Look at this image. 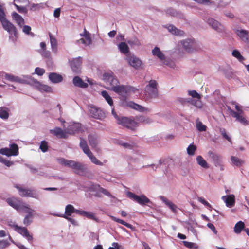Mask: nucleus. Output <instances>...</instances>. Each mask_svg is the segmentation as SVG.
<instances>
[{"mask_svg": "<svg viewBox=\"0 0 249 249\" xmlns=\"http://www.w3.org/2000/svg\"><path fill=\"white\" fill-rule=\"evenodd\" d=\"M168 29L169 31L173 35L179 36H182L184 35L183 31L178 29L173 25H169L168 27Z\"/></svg>", "mask_w": 249, "mask_h": 249, "instance_id": "nucleus-33", "label": "nucleus"}, {"mask_svg": "<svg viewBox=\"0 0 249 249\" xmlns=\"http://www.w3.org/2000/svg\"><path fill=\"white\" fill-rule=\"evenodd\" d=\"M119 48L120 52L124 54H126L129 52V47L125 42H121L119 45Z\"/></svg>", "mask_w": 249, "mask_h": 249, "instance_id": "nucleus-42", "label": "nucleus"}, {"mask_svg": "<svg viewBox=\"0 0 249 249\" xmlns=\"http://www.w3.org/2000/svg\"><path fill=\"white\" fill-rule=\"evenodd\" d=\"M38 89L41 91H45L47 92H51L52 90L51 87L44 84H39Z\"/></svg>", "mask_w": 249, "mask_h": 249, "instance_id": "nucleus-45", "label": "nucleus"}, {"mask_svg": "<svg viewBox=\"0 0 249 249\" xmlns=\"http://www.w3.org/2000/svg\"><path fill=\"white\" fill-rule=\"evenodd\" d=\"M39 148L43 152L47 151L48 149V142L45 141H42Z\"/></svg>", "mask_w": 249, "mask_h": 249, "instance_id": "nucleus-50", "label": "nucleus"}, {"mask_svg": "<svg viewBox=\"0 0 249 249\" xmlns=\"http://www.w3.org/2000/svg\"><path fill=\"white\" fill-rule=\"evenodd\" d=\"M231 160L232 163L237 167H240L245 163L244 161L242 159L233 156L231 157Z\"/></svg>", "mask_w": 249, "mask_h": 249, "instance_id": "nucleus-35", "label": "nucleus"}, {"mask_svg": "<svg viewBox=\"0 0 249 249\" xmlns=\"http://www.w3.org/2000/svg\"><path fill=\"white\" fill-rule=\"evenodd\" d=\"M0 162L4 163L6 166H7L8 167L10 166L11 165H12L13 164V162L12 161L7 160L5 159H4L2 157V160H0Z\"/></svg>", "mask_w": 249, "mask_h": 249, "instance_id": "nucleus-63", "label": "nucleus"}, {"mask_svg": "<svg viewBox=\"0 0 249 249\" xmlns=\"http://www.w3.org/2000/svg\"><path fill=\"white\" fill-rule=\"evenodd\" d=\"M16 231L17 232L25 237L29 241L33 240V237L30 234L28 229L24 227H16Z\"/></svg>", "mask_w": 249, "mask_h": 249, "instance_id": "nucleus-16", "label": "nucleus"}, {"mask_svg": "<svg viewBox=\"0 0 249 249\" xmlns=\"http://www.w3.org/2000/svg\"><path fill=\"white\" fill-rule=\"evenodd\" d=\"M49 35L50 37L52 49L53 51H54V52H56L57 46V40L56 39L55 37L52 35L51 33H49Z\"/></svg>", "mask_w": 249, "mask_h": 249, "instance_id": "nucleus-37", "label": "nucleus"}, {"mask_svg": "<svg viewBox=\"0 0 249 249\" xmlns=\"http://www.w3.org/2000/svg\"><path fill=\"white\" fill-rule=\"evenodd\" d=\"M14 6L16 7L17 10L21 13H26L27 10L26 7L24 6H18L16 3H14Z\"/></svg>", "mask_w": 249, "mask_h": 249, "instance_id": "nucleus-54", "label": "nucleus"}, {"mask_svg": "<svg viewBox=\"0 0 249 249\" xmlns=\"http://www.w3.org/2000/svg\"><path fill=\"white\" fill-rule=\"evenodd\" d=\"M188 102H190L192 105L196 107H201V102L200 101V99L198 100H192V99H189L188 100Z\"/></svg>", "mask_w": 249, "mask_h": 249, "instance_id": "nucleus-53", "label": "nucleus"}, {"mask_svg": "<svg viewBox=\"0 0 249 249\" xmlns=\"http://www.w3.org/2000/svg\"><path fill=\"white\" fill-rule=\"evenodd\" d=\"M31 28L28 25H25L23 28V32L27 35H31L34 36V34L31 32Z\"/></svg>", "mask_w": 249, "mask_h": 249, "instance_id": "nucleus-56", "label": "nucleus"}, {"mask_svg": "<svg viewBox=\"0 0 249 249\" xmlns=\"http://www.w3.org/2000/svg\"><path fill=\"white\" fill-rule=\"evenodd\" d=\"M15 187L18 189L19 194L21 197H29L36 199H39V195L36 190L23 188L17 184L15 185Z\"/></svg>", "mask_w": 249, "mask_h": 249, "instance_id": "nucleus-6", "label": "nucleus"}, {"mask_svg": "<svg viewBox=\"0 0 249 249\" xmlns=\"http://www.w3.org/2000/svg\"><path fill=\"white\" fill-rule=\"evenodd\" d=\"M51 133L59 138H67L68 137L66 130L63 131L59 127H55L53 130H51Z\"/></svg>", "mask_w": 249, "mask_h": 249, "instance_id": "nucleus-22", "label": "nucleus"}, {"mask_svg": "<svg viewBox=\"0 0 249 249\" xmlns=\"http://www.w3.org/2000/svg\"><path fill=\"white\" fill-rule=\"evenodd\" d=\"M92 189L96 191L94 194V196H96L102 197L103 195L108 196V191L98 185H93Z\"/></svg>", "mask_w": 249, "mask_h": 249, "instance_id": "nucleus-20", "label": "nucleus"}, {"mask_svg": "<svg viewBox=\"0 0 249 249\" xmlns=\"http://www.w3.org/2000/svg\"><path fill=\"white\" fill-rule=\"evenodd\" d=\"M208 154L210 158L212 159L215 165L220 167L221 169L223 170V165L221 157L218 154L213 153L212 151H209Z\"/></svg>", "mask_w": 249, "mask_h": 249, "instance_id": "nucleus-14", "label": "nucleus"}, {"mask_svg": "<svg viewBox=\"0 0 249 249\" xmlns=\"http://www.w3.org/2000/svg\"><path fill=\"white\" fill-rule=\"evenodd\" d=\"M245 227V224L242 221L238 222L235 225L234 228V231L235 233L237 234H239L241 233L242 230Z\"/></svg>", "mask_w": 249, "mask_h": 249, "instance_id": "nucleus-38", "label": "nucleus"}, {"mask_svg": "<svg viewBox=\"0 0 249 249\" xmlns=\"http://www.w3.org/2000/svg\"><path fill=\"white\" fill-rule=\"evenodd\" d=\"M50 80L53 83H60L63 80V77L56 73L52 72L49 75Z\"/></svg>", "mask_w": 249, "mask_h": 249, "instance_id": "nucleus-25", "label": "nucleus"}, {"mask_svg": "<svg viewBox=\"0 0 249 249\" xmlns=\"http://www.w3.org/2000/svg\"><path fill=\"white\" fill-rule=\"evenodd\" d=\"M128 43L131 45H135V46H140L141 45V42L139 41V40L137 38H134L133 39H130L128 40L127 41Z\"/></svg>", "mask_w": 249, "mask_h": 249, "instance_id": "nucleus-52", "label": "nucleus"}, {"mask_svg": "<svg viewBox=\"0 0 249 249\" xmlns=\"http://www.w3.org/2000/svg\"><path fill=\"white\" fill-rule=\"evenodd\" d=\"M23 211L27 214L24 218L23 223L25 225L28 226L32 222V218L34 215L33 212L34 211L31 209L28 206Z\"/></svg>", "mask_w": 249, "mask_h": 249, "instance_id": "nucleus-15", "label": "nucleus"}, {"mask_svg": "<svg viewBox=\"0 0 249 249\" xmlns=\"http://www.w3.org/2000/svg\"><path fill=\"white\" fill-rule=\"evenodd\" d=\"M73 83L74 86L82 88H85L88 87V84L84 82L79 76H75L73 78Z\"/></svg>", "mask_w": 249, "mask_h": 249, "instance_id": "nucleus-24", "label": "nucleus"}, {"mask_svg": "<svg viewBox=\"0 0 249 249\" xmlns=\"http://www.w3.org/2000/svg\"><path fill=\"white\" fill-rule=\"evenodd\" d=\"M219 130L223 138H224L229 142H231V139L227 134L226 129L223 128H220Z\"/></svg>", "mask_w": 249, "mask_h": 249, "instance_id": "nucleus-51", "label": "nucleus"}, {"mask_svg": "<svg viewBox=\"0 0 249 249\" xmlns=\"http://www.w3.org/2000/svg\"><path fill=\"white\" fill-rule=\"evenodd\" d=\"M112 246V247H110V249H124L122 246L116 242H113Z\"/></svg>", "mask_w": 249, "mask_h": 249, "instance_id": "nucleus-62", "label": "nucleus"}, {"mask_svg": "<svg viewBox=\"0 0 249 249\" xmlns=\"http://www.w3.org/2000/svg\"><path fill=\"white\" fill-rule=\"evenodd\" d=\"M80 35L84 36L85 38H81L77 40V42L79 44H84L86 45H89L91 43V39L90 38V34L84 29L83 34H81Z\"/></svg>", "mask_w": 249, "mask_h": 249, "instance_id": "nucleus-17", "label": "nucleus"}, {"mask_svg": "<svg viewBox=\"0 0 249 249\" xmlns=\"http://www.w3.org/2000/svg\"><path fill=\"white\" fill-rule=\"evenodd\" d=\"M232 55L238 59L240 62H242L245 59L244 57L240 54L239 51L238 50H234L232 53Z\"/></svg>", "mask_w": 249, "mask_h": 249, "instance_id": "nucleus-46", "label": "nucleus"}, {"mask_svg": "<svg viewBox=\"0 0 249 249\" xmlns=\"http://www.w3.org/2000/svg\"><path fill=\"white\" fill-rule=\"evenodd\" d=\"M112 114L116 119L117 124L129 128L134 130L138 126L139 122L144 123H150L149 118H145L143 116L136 117L135 120L126 117H120L118 116L114 108L112 109Z\"/></svg>", "mask_w": 249, "mask_h": 249, "instance_id": "nucleus-1", "label": "nucleus"}, {"mask_svg": "<svg viewBox=\"0 0 249 249\" xmlns=\"http://www.w3.org/2000/svg\"><path fill=\"white\" fill-rule=\"evenodd\" d=\"M198 200L199 202L201 203L205 206L208 208H211V205L210 203H209L207 201H206L204 198L201 197H198Z\"/></svg>", "mask_w": 249, "mask_h": 249, "instance_id": "nucleus-58", "label": "nucleus"}, {"mask_svg": "<svg viewBox=\"0 0 249 249\" xmlns=\"http://www.w3.org/2000/svg\"><path fill=\"white\" fill-rule=\"evenodd\" d=\"M113 74L112 72H110V84L112 86V87L118 85V84L119 83L118 79L114 77Z\"/></svg>", "mask_w": 249, "mask_h": 249, "instance_id": "nucleus-49", "label": "nucleus"}, {"mask_svg": "<svg viewBox=\"0 0 249 249\" xmlns=\"http://www.w3.org/2000/svg\"><path fill=\"white\" fill-rule=\"evenodd\" d=\"M35 72L38 75L41 76L45 73V70L39 67H37L35 69Z\"/></svg>", "mask_w": 249, "mask_h": 249, "instance_id": "nucleus-61", "label": "nucleus"}, {"mask_svg": "<svg viewBox=\"0 0 249 249\" xmlns=\"http://www.w3.org/2000/svg\"><path fill=\"white\" fill-rule=\"evenodd\" d=\"M3 29L7 31L11 36L14 35L17 36V31L15 26L6 18H4L0 20Z\"/></svg>", "mask_w": 249, "mask_h": 249, "instance_id": "nucleus-10", "label": "nucleus"}, {"mask_svg": "<svg viewBox=\"0 0 249 249\" xmlns=\"http://www.w3.org/2000/svg\"><path fill=\"white\" fill-rule=\"evenodd\" d=\"M82 59L78 57L70 61V65L72 71L75 73H79L81 71V65Z\"/></svg>", "mask_w": 249, "mask_h": 249, "instance_id": "nucleus-11", "label": "nucleus"}, {"mask_svg": "<svg viewBox=\"0 0 249 249\" xmlns=\"http://www.w3.org/2000/svg\"><path fill=\"white\" fill-rule=\"evenodd\" d=\"M126 60L129 64L136 69L139 68L142 65L141 60L134 55H127Z\"/></svg>", "mask_w": 249, "mask_h": 249, "instance_id": "nucleus-12", "label": "nucleus"}, {"mask_svg": "<svg viewBox=\"0 0 249 249\" xmlns=\"http://www.w3.org/2000/svg\"><path fill=\"white\" fill-rule=\"evenodd\" d=\"M226 197L225 202L227 206L231 207L235 203V198L233 195H229L225 196Z\"/></svg>", "mask_w": 249, "mask_h": 249, "instance_id": "nucleus-36", "label": "nucleus"}, {"mask_svg": "<svg viewBox=\"0 0 249 249\" xmlns=\"http://www.w3.org/2000/svg\"><path fill=\"white\" fill-rule=\"evenodd\" d=\"M152 53L153 55L157 56L160 60H163L165 58L164 54L157 46L152 50Z\"/></svg>", "mask_w": 249, "mask_h": 249, "instance_id": "nucleus-29", "label": "nucleus"}, {"mask_svg": "<svg viewBox=\"0 0 249 249\" xmlns=\"http://www.w3.org/2000/svg\"><path fill=\"white\" fill-rule=\"evenodd\" d=\"M127 106L131 108L140 112H144L148 111V109L138 105L133 102H129L127 103Z\"/></svg>", "mask_w": 249, "mask_h": 249, "instance_id": "nucleus-23", "label": "nucleus"}, {"mask_svg": "<svg viewBox=\"0 0 249 249\" xmlns=\"http://www.w3.org/2000/svg\"><path fill=\"white\" fill-rule=\"evenodd\" d=\"M9 243L7 240H0V249H4L8 246Z\"/></svg>", "mask_w": 249, "mask_h": 249, "instance_id": "nucleus-59", "label": "nucleus"}, {"mask_svg": "<svg viewBox=\"0 0 249 249\" xmlns=\"http://www.w3.org/2000/svg\"><path fill=\"white\" fill-rule=\"evenodd\" d=\"M81 126L79 123H74L69 125L66 129L67 134H74L78 133L81 129Z\"/></svg>", "mask_w": 249, "mask_h": 249, "instance_id": "nucleus-21", "label": "nucleus"}, {"mask_svg": "<svg viewBox=\"0 0 249 249\" xmlns=\"http://www.w3.org/2000/svg\"><path fill=\"white\" fill-rule=\"evenodd\" d=\"M80 147L83 150L84 153L85 154H88L89 152H90V150L87 144V142L86 140L82 137L80 138Z\"/></svg>", "mask_w": 249, "mask_h": 249, "instance_id": "nucleus-30", "label": "nucleus"}, {"mask_svg": "<svg viewBox=\"0 0 249 249\" xmlns=\"http://www.w3.org/2000/svg\"><path fill=\"white\" fill-rule=\"evenodd\" d=\"M111 89L120 95L126 94L127 92L126 87L123 85L120 86L118 85L114 86L112 87Z\"/></svg>", "mask_w": 249, "mask_h": 249, "instance_id": "nucleus-26", "label": "nucleus"}, {"mask_svg": "<svg viewBox=\"0 0 249 249\" xmlns=\"http://www.w3.org/2000/svg\"><path fill=\"white\" fill-rule=\"evenodd\" d=\"M196 161L197 163L202 167L207 169L209 168V166L206 161L201 156H198L196 157Z\"/></svg>", "mask_w": 249, "mask_h": 249, "instance_id": "nucleus-39", "label": "nucleus"}, {"mask_svg": "<svg viewBox=\"0 0 249 249\" xmlns=\"http://www.w3.org/2000/svg\"><path fill=\"white\" fill-rule=\"evenodd\" d=\"M236 34L244 41L246 42L248 40L249 32L245 30H237Z\"/></svg>", "mask_w": 249, "mask_h": 249, "instance_id": "nucleus-28", "label": "nucleus"}, {"mask_svg": "<svg viewBox=\"0 0 249 249\" xmlns=\"http://www.w3.org/2000/svg\"><path fill=\"white\" fill-rule=\"evenodd\" d=\"M79 214L82 216H85L89 219H95V216L92 212H89L85 211L80 210L78 211Z\"/></svg>", "mask_w": 249, "mask_h": 249, "instance_id": "nucleus-41", "label": "nucleus"}, {"mask_svg": "<svg viewBox=\"0 0 249 249\" xmlns=\"http://www.w3.org/2000/svg\"><path fill=\"white\" fill-rule=\"evenodd\" d=\"M110 217L114 221H116V222H117L118 223H120V224H122L123 225H124L125 226H126L128 228H129L130 229H133L134 228L133 226L132 225H131V224H130L125 222L123 220L117 218H116L115 217L112 216H110Z\"/></svg>", "mask_w": 249, "mask_h": 249, "instance_id": "nucleus-40", "label": "nucleus"}, {"mask_svg": "<svg viewBox=\"0 0 249 249\" xmlns=\"http://www.w3.org/2000/svg\"><path fill=\"white\" fill-rule=\"evenodd\" d=\"M89 112L90 116L97 119H102L105 117L104 111L100 108L91 105L89 107Z\"/></svg>", "mask_w": 249, "mask_h": 249, "instance_id": "nucleus-9", "label": "nucleus"}, {"mask_svg": "<svg viewBox=\"0 0 249 249\" xmlns=\"http://www.w3.org/2000/svg\"><path fill=\"white\" fill-rule=\"evenodd\" d=\"M227 108L228 110L229 111L232 116L235 118L237 121L244 125H246L249 124L248 121L242 115L243 111L239 106L238 105H235V108L237 110V112L234 111L231 109V108L229 107H228Z\"/></svg>", "mask_w": 249, "mask_h": 249, "instance_id": "nucleus-4", "label": "nucleus"}, {"mask_svg": "<svg viewBox=\"0 0 249 249\" xmlns=\"http://www.w3.org/2000/svg\"><path fill=\"white\" fill-rule=\"evenodd\" d=\"M5 78L10 81L17 82L22 83L24 82V80L21 79L18 76H15L12 74L6 73L5 75Z\"/></svg>", "mask_w": 249, "mask_h": 249, "instance_id": "nucleus-34", "label": "nucleus"}, {"mask_svg": "<svg viewBox=\"0 0 249 249\" xmlns=\"http://www.w3.org/2000/svg\"><path fill=\"white\" fill-rule=\"evenodd\" d=\"M126 195L129 198L141 205H145L150 202V199L144 195L139 196L131 192H127Z\"/></svg>", "mask_w": 249, "mask_h": 249, "instance_id": "nucleus-7", "label": "nucleus"}, {"mask_svg": "<svg viewBox=\"0 0 249 249\" xmlns=\"http://www.w3.org/2000/svg\"><path fill=\"white\" fill-rule=\"evenodd\" d=\"M188 94L190 96H191L193 98H196L197 99H200V95L195 90H189Z\"/></svg>", "mask_w": 249, "mask_h": 249, "instance_id": "nucleus-55", "label": "nucleus"}, {"mask_svg": "<svg viewBox=\"0 0 249 249\" xmlns=\"http://www.w3.org/2000/svg\"><path fill=\"white\" fill-rule=\"evenodd\" d=\"M88 141L89 145L96 151H98V139L97 136L95 134H89L88 135Z\"/></svg>", "mask_w": 249, "mask_h": 249, "instance_id": "nucleus-18", "label": "nucleus"}, {"mask_svg": "<svg viewBox=\"0 0 249 249\" xmlns=\"http://www.w3.org/2000/svg\"><path fill=\"white\" fill-rule=\"evenodd\" d=\"M6 201L8 205L18 211H23L29 206L21 199L16 197L7 198Z\"/></svg>", "mask_w": 249, "mask_h": 249, "instance_id": "nucleus-5", "label": "nucleus"}, {"mask_svg": "<svg viewBox=\"0 0 249 249\" xmlns=\"http://www.w3.org/2000/svg\"><path fill=\"white\" fill-rule=\"evenodd\" d=\"M184 49L186 51L191 53L193 51L196 47V42L193 39H188L181 41Z\"/></svg>", "mask_w": 249, "mask_h": 249, "instance_id": "nucleus-13", "label": "nucleus"}, {"mask_svg": "<svg viewBox=\"0 0 249 249\" xmlns=\"http://www.w3.org/2000/svg\"><path fill=\"white\" fill-rule=\"evenodd\" d=\"M208 23L213 29L218 32H221L224 30L223 26L219 22L213 18L208 19Z\"/></svg>", "mask_w": 249, "mask_h": 249, "instance_id": "nucleus-19", "label": "nucleus"}, {"mask_svg": "<svg viewBox=\"0 0 249 249\" xmlns=\"http://www.w3.org/2000/svg\"><path fill=\"white\" fill-rule=\"evenodd\" d=\"M78 211H80V210L75 209L72 205L68 204L65 207V214H64V215L71 216L73 213L79 214Z\"/></svg>", "mask_w": 249, "mask_h": 249, "instance_id": "nucleus-27", "label": "nucleus"}, {"mask_svg": "<svg viewBox=\"0 0 249 249\" xmlns=\"http://www.w3.org/2000/svg\"><path fill=\"white\" fill-rule=\"evenodd\" d=\"M196 150V147L195 145L190 144L187 149V153L189 155H194Z\"/></svg>", "mask_w": 249, "mask_h": 249, "instance_id": "nucleus-48", "label": "nucleus"}, {"mask_svg": "<svg viewBox=\"0 0 249 249\" xmlns=\"http://www.w3.org/2000/svg\"><path fill=\"white\" fill-rule=\"evenodd\" d=\"M10 109L6 107H0V118L6 120L8 118L9 116Z\"/></svg>", "mask_w": 249, "mask_h": 249, "instance_id": "nucleus-31", "label": "nucleus"}, {"mask_svg": "<svg viewBox=\"0 0 249 249\" xmlns=\"http://www.w3.org/2000/svg\"><path fill=\"white\" fill-rule=\"evenodd\" d=\"M12 17L15 20L16 22L20 26H22V25L24 24V19L18 14L16 12H13L12 13Z\"/></svg>", "mask_w": 249, "mask_h": 249, "instance_id": "nucleus-32", "label": "nucleus"}, {"mask_svg": "<svg viewBox=\"0 0 249 249\" xmlns=\"http://www.w3.org/2000/svg\"><path fill=\"white\" fill-rule=\"evenodd\" d=\"M0 153L8 157L11 156H17L19 154L18 145L16 143L9 145V148H2L0 149Z\"/></svg>", "mask_w": 249, "mask_h": 249, "instance_id": "nucleus-8", "label": "nucleus"}, {"mask_svg": "<svg viewBox=\"0 0 249 249\" xmlns=\"http://www.w3.org/2000/svg\"><path fill=\"white\" fill-rule=\"evenodd\" d=\"M183 243L184 245L189 249H198V246L195 243L186 241H183Z\"/></svg>", "mask_w": 249, "mask_h": 249, "instance_id": "nucleus-44", "label": "nucleus"}, {"mask_svg": "<svg viewBox=\"0 0 249 249\" xmlns=\"http://www.w3.org/2000/svg\"><path fill=\"white\" fill-rule=\"evenodd\" d=\"M158 83L156 80H151L145 88V92L149 97L157 98L159 97Z\"/></svg>", "mask_w": 249, "mask_h": 249, "instance_id": "nucleus-3", "label": "nucleus"}, {"mask_svg": "<svg viewBox=\"0 0 249 249\" xmlns=\"http://www.w3.org/2000/svg\"><path fill=\"white\" fill-rule=\"evenodd\" d=\"M196 126L197 129L200 132L205 131L207 129L206 126L203 124L202 123L199 121L196 122Z\"/></svg>", "mask_w": 249, "mask_h": 249, "instance_id": "nucleus-47", "label": "nucleus"}, {"mask_svg": "<svg viewBox=\"0 0 249 249\" xmlns=\"http://www.w3.org/2000/svg\"><path fill=\"white\" fill-rule=\"evenodd\" d=\"M120 144L123 146L124 148L127 149H132L134 147V145L133 144H130L128 143L125 142H121Z\"/></svg>", "mask_w": 249, "mask_h": 249, "instance_id": "nucleus-60", "label": "nucleus"}, {"mask_svg": "<svg viewBox=\"0 0 249 249\" xmlns=\"http://www.w3.org/2000/svg\"><path fill=\"white\" fill-rule=\"evenodd\" d=\"M58 161L61 165L75 169L77 173L79 172H83L85 169L84 165L82 163L74 160L59 158L58 159Z\"/></svg>", "mask_w": 249, "mask_h": 249, "instance_id": "nucleus-2", "label": "nucleus"}, {"mask_svg": "<svg viewBox=\"0 0 249 249\" xmlns=\"http://www.w3.org/2000/svg\"><path fill=\"white\" fill-rule=\"evenodd\" d=\"M88 157L90 159L91 162L95 164L101 165L102 163L100 161L92 154L90 151L86 154Z\"/></svg>", "mask_w": 249, "mask_h": 249, "instance_id": "nucleus-43", "label": "nucleus"}, {"mask_svg": "<svg viewBox=\"0 0 249 249\" xmlns=\"http://www.w3.org/2000/svg\"><path fill=\"white\" fill-rule=\"evenodd\" d=\"M39 52L42 56L45 58H49L51 57L50 52L46 49L41 50Z\"/></svg>", "mask_w": 249, "mask_h": 249, "instance_id": "nucleus-57", "label": "nucleus"}, {"mask_svg": "<svg viewBox=\"0 0 249 249\" xmlns=\"http://www.w3.org/2000/svg\"><path fill=\"white\" fill-rule=\"evenodd\" d=\"M6 17L4 11L2 6L0 4V21Z\"/></svg>", "mask_w": 249, "mask_h": 249, "instance_id": "nucleus-64", "label": "nucleus"}]
</instances>
